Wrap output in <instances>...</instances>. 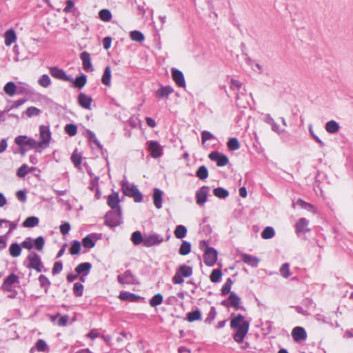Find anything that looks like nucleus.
I'll use <instances>...</instances> for the list:
<instances>
[{
  "instance_id": "1",
  "label": "nucleus",
  "mask_w": 353,
  "mask_h": 353,
  "mask_svg": "<svg viewBox=\"0 0 353 353\" xmlns=\"http://www.w3.org/2000/svg\"><path fill=\"white\" fill-rule=\"evenodd\" d=\"M230 327L232 329H236V332L233 336L234 340L238 343H241L248 332L249 321L245 320V316L241 314L232 315Z\"/></svg>"
},
{
  "instance_id": "2",
  "label": "nucleus",
  "mask_w": 353,
  "mask_h": 353,
  "mask_svg": "<svg viewBox=\"0 0 353 353\" xmlns=\"http://www.w3.org/2000/svg\"><path fill=\"white\" fill-rule=\"evenodd\" d=\"M19 283V276L14 273H11L7 276L1 285V290L8 292V297L10 299L16 298L18 294L17 291L14 289L17 284Z\"/></svg>"
},
{
  "instance_id": "3",
  "label": "nucleus",
  "mask_w": 353,
  "mask_h": 353,
  "mask_svg": "<svg viewBox=\"0 0 353 353\" xmlns=\"http://www.w3.org/2000/svg\"><path fill=\"white\" fill-rule=\"evenodd\" d=\"M121 187L123 192L125 196L133 198L136 203H140L142 201L143 194L139 190L136 185L125 181L122 182Z\"/></svg>"
},
{
  "instance_id": "4",
  "label": "nucleus",
  "mask_w": 353,
  "mask_h": 353,
  "mask_svg": "<svg viewBox=\"0 0 353 353\" xmlns=\"http://www.w3.org/2000/svg\"><path fill=\"white\" fill-rule=\"evenodd\" d=\"M14 143L22 150L23 146H28L30 149H35L37 152H41V145L32 138H28L24 135H19L14 139Z\"/></svg>"
},
{
  "instance_id": "5",
  "label": "nucleus",
  "mask_w": 353,
  "mask_h": 353,
  "mask_svg": "<svg viewBox=\"0 0 353 353\" xmlns=\"http://www.w3.org/2000/svg\"><path fill=\"white\" fill-rule=\"evenodd\" d=\"M192 273L193 271L192 267L185 264H182L176 270L172 281L174 284H182L184 282L183 277H190L192 275Z\"/></svg>"
},
{
  "instance_id": "6",
  "label": "nucleus",
  "mask_w": 353,
  "mask_h": 353,
  "mask_svg": "<svg viewBox=\"0 0 353 353\" xmlns=\"http://www.w3.org/2000/svg\"><path fill=\"white\" fill-rule=\"evenodd\" d=\"M105 222L107 225L114 228L121 223V209L119 207L116 210H111L105 216Z\"/></svg>"
},
{
  "instance_id": "7",
  "label": "nucleus",
  "mask_w": 353,
  "mask_h": 353,
  "mask_svg": "<svg viewBox=\"0 0 353 353\" xmlns=\"http://www.w3.org/2000/svg\"><path fill=\"white\" fill-rule=\"evenodd\" d=\"M39 134L41 141L39 143L41 145V149L48 147L50 139L51 132L49 126L42 125L39 127Z\"/></svg>"
},
{
  "instance_id": "8",
  "label": "nucleus",
  "mask_w": 353,
  "mask_h": 353,
  "mask_svg": "<svg viewBox=\"0 0 353 353\" xmlns=\"http://www.w3.org/2000/svg\"><path fill=\"white\" fill-rule=\"evenodd\" d=\"M164 241L162 235L159 234H150L144 235V246L147 248L157 245Z\"/></svg>"
},
{
  "instance_id": "9",
  "label": "nucleus",
  "mask_w": 353,
  "mask_h": 353,
  "mask_svg": "<svg viewBox=\"0 0 353 353\" xmlns=\"http://www.w3.org/2000/svg\"><path fill=\"white\" fill-rule=\"evenodd\" d=\"M148 149L150 152L151 157L154 159L159 158L163 154V147L157 141H148Z\"/></svg>"
},
{
  "instance_id": "10",
  "label": "nucleus",
  "mask_w": 353,
  "mask_h": 353,
  "mask_svg": "<svg viewBox=\"0 0 353 353\" xmlns=\"http://www.w3.org/2000/svg\"><path fill=\"white\" fill-rule=\"evenodd\" d=\"M210 187L203 185L196 190L195 199L196 204L199 206L203 205L207 202V198L210 192Z\"/></svg>"
},
{
  "instance_id": "11",
  "label": "nucleus",
  "mask_w": 353,
  "mask_h": 353,
  "mask_svg": "<svg viewBox=\"0 0 353 353\" xmlns=\"http://www.w3.org/2000/svg\"><path fill=\"white\" fill-rule=\"evenodd\" d=\"M117 281L121 285H134L138 283L137 278L130 270H126L123 274L119 275Z\"/></svg>"
},
{
  "instance_id": "12",
  "label": "nucleus",
  "mask_w": 353,
  "mask_h": 353,
  "mask_svg": "<svg viewBox=\"0 0 353 353\" xmlns=\"http://www.w3.org/2000/svg\"><path fill=\"white\" fill-rule=\"evenodd\" d=\"M209 159L211 161H215L219 167L225 166L229 163L228 157L218 151H213L210 152L209 154Z\"/></svg>"
},
{
  "instance_id": "13",
  "label": "nucleus",
  "mask_w": 353,
  "mask_h": 353,
  "mask_svg": "<svg viewBox=\"0 0 353 353\" xmlns=\"http://www.w3.org/2000/svg\"><path fill=\"white\" fill-rule=\"evenodd\" d=\"M27 259L29 261L28 268H32L38 272H41L43 264L37 254L32 252L28 256Z\"/></svg>"
},
{
  "instance_id": "14",
  "label": "nucleus",
  "mask_w": 353,
  "mask_h": 353,
  "mask_svg": "<svg viewBox=\"0 0 353 353\" xmlns=\"http://www.w3.org/2000/svg\"><path fill=\"white\" fill-rule=\"evenodd\" d=\"M218 252L215 248L207 249L203 254L204 263L209 267L213 266L217 261Z\"/></svg>"
},
{
  "instance_id": "15",
  "label": "nucleus",
  "mask_w": 353,
  "mask_h": 353,
  "mask_svg": "<svg viewBox=\"0 0 353 353\" xmlns=\"http://www.w3.org/2000/svg\"><path fill=\"white\" fill-rule=\"evenodd\" d=\"M50 74L55 79L65 81H72V78L68 77L66 72L61 68L57 67H52L50 68Z\"/></svg>"
},
{
  "instance_id": "16",
  "label": "nucleus",
  "mask_w": 353,
  "mask_h": 353,
  "mask_svg": "<svg viewBox=\"0 0 353 353\" xmlns=\"http://www.w3.org/2000/svg\"><path fill=\"white\" fill-rule=\"evenodd\" d=\"M292 336L295 342L300 343L306 340L307 332L303 327L296 326L292 330Z\"/></svg>"
},
{
  "instance_id": "17",
  "label": "nucleus",
  "mask_w": 353,
  "mask_h": 353,
  "mask_svg": "<svg viewBox=\"0 0 353 353\" xmlns=\"http://www.w3.org/2000/svg\"><path fill=\"white\" fill-rule=\"evenodd\" d=\"M171 72L175 83L180 88H185V80L183 73L181 70L174 68H172Z\"/></svg>"
},
{
  "instance_id": "18",
  "label": "nucleus",
  "mask_w": 353,
  "mask_h": 353,
  "mask_svg": "<svg viewBox=\"0 0 353 353\" xmlns=\"http://www.w3.org/2000/svg\"><path fill=\"white\" fill-rule=\"evenodd\" d=\"M92 102V99L90 96H88L83 92H81L79 94L78 103L83 108L87 109V110H90Z\"/></svg>"
},
{
  "instance_id": "19",
  "label": "nucleus",
  "mask_w": 353,
  "mask_h": 353,
  "mask_svg": "<svg viewBox=\"0 0 353 353\" xmlns=\"http://www.w3.org/2000/svg\"><path fill=\"white\" fill-rule=\"evenodd\" d=\"M80 58L84 70L87 72L93 71L94 68L92 65L90 54L88 52L84 51L80 54Z\"/></svg>"
},
{
  "instance_id": "20",
  "label": "nucleus",
  "mask_w": 353,
  "mask_h": 353,
  "mask_svg": "<svg viewBox=\"0 0 353 353\" xmlns=\"http://www.w3.org/2000/svg\"><path fill=\"white\" fill-rule=\"evenodd\" d=\"M119 298L124 301L138 302L142 298L134 293L123 291L119 293Z\"/></svg>"
},
{
  "instance_id": "21",
  "label": "nucleus",
  "mask_w": 353,
  "mask_h": 353,
  "mask_svg": "<svg viewBox=\"0 0 353 353\" xmlns=\"http://www.w3.org/2000/svg\"><path fill=\"white\" fill-rule=\"evenodd\" d=\"M246 96V90L244 87L239 92L236 91V103L238 106L245 108L248 103L247 99L244 100V97Z\"/></svg>"
},
{
  "instance_id": "22",
  "label": "nucleus",
  "mask_w": 353,
  "mask_h": 353,
  "mask_svg": "<svg viewBox=\"0 0 353 353\" xmlns=\"http://www.w3.org/2000/svg\"><path fill=\"white\" fill-rule=\"evenodd\" d=\"M241 257L243 263L252 266V268H256L260 261V259L256 256L248 254H243Z\"/></svg>"
},
{
  "instance_id": "23",
  "label": "nucleus",
  "mask_w": 353,
  "mask_h": 353,
  "mask_svg": "<svg viewBox=\"0 0 353 353\" xmlns=\"http://www.w3.org/2000/svg\"><path fill=\"white\" fill-rule=\"evenodd\" d=\"M163 192L159 188L153 189V194L152 199L154 201V205L157 209H161L162 208V197H163Z\"/></svg>"
},
{
  "instance_id": "24",
  "label": "nucleus",
  "mask_w": 353,
  "mask_h": 353,
  "mask_svg": "<svg viewBox=\"0 0 353 353\" xmlns=\"http://www.w3.org/2000/svg\"><path fill=\"white\" fill-rule=\"evenodd\" d=\"M173 92L174 89L170 85L161 86L156 91L155 96L159 99H168Z\"/></svg>"
},
{
  "instance_id": "25",
  "label": "nucleus",
  "mask_w": 353,
  "mask_h": 353,
  "mask_svg": "<svg viewBox=\"0 0 353 353\" xmlns=\"http://www.w3.org/2000/svg\"><path fill=\"white\" fill-rule=\"evenodd\" d=\"M92 264L89 262H84L79 263L75 268V272L79 274H83V276L88 275Z\"/></svg>"
},
{
  "instance_id": "26",
  "label": "nucleus",
  "mask_w": 353,
  "mask_h": 353,
  "mask_svg": "<svg viewBox=\"0 0 353 353\" xmlns=\"http://www.w3.org/2000/svg\"><path fill=\"white\" fill-rule=\"evenodd\" d=\"M17 94L30 95L33 94V89L29 84L19 82L17 84Z\"/></svg>"
},
{
  "instance_id": "27",
  "label": "nucleus",
  "mask_w": 353,
  "mask_h": 353,
  "mask_svg": "<svg viewBox=\"0 0 353 353\" xmlns=\"http://www.w3.org/2000/svg\"><path fill=\"white\" fill-rule=\"evenodd\" d=\"M309 224V221L305 218H301L296 223V233H304L306 232H309V229L307 228V225Z\"/></svg>"
},
{
  "instance_id": "28",
  "label": "nucleus",
  "mask_w": 353,
  "mask_h": 353,
  "mask_svg": "<svg viewBox=\"0 0 353 353\" xmlns=\"http://www.w3.org/2000/svg\"><path fill=\"white\" fill-rule=\"evenodd\" d=\"M120 202L119 198V194L117 192H114L108 197V205L111 208L112 210H116L119 207V203Z\"/></svg>"
},
{
  "instance_id": "29",
  "label": "nucleus",
  "mask_w": 353,
  "mask_h": 353,
  "mask_svg": "<svg viewBox=\"0 0 353 353\" xmlns=\"http://www.w3.org/2000/svg\"><path fill=\"white\" fill-rule=\"evenodd\" d=\"M5 44L7 46H11L17 40V35L13 29L8 30L4 34Z\"/></svg>"
},
{
  "instance_id": "30",
  "label": "nucleus",
  "mask_w": 353,
  "mask_h": 353,
  "mask_svg": "<svg viewBox=\"0 0 353 353\" xmlns=\"http://www.w3.org/2000/svg\"><path fill=\"white\" fill-rule=\"evenodd\" d=\"M228 301L230 307H234L235 309H237L240 307L241 299L234 292H231L230 293Z\"/></svg>"
},
{
  "instance_id": "31",
  "label": "nucleus",
  "mask_w": 353,
  "mask_h": 353,
  "mask_svg": "<svg viewBox=\"0 0 353 353\" xmlns=\"http://www.w3.org/2000/svg\"><path fill=\"white\" fill-rule=\"evenodd\" d=\"M21 245L16 242L11 243L9 247V254L14 258L19 256L21 254Z\"/></svg>"
},
{
  "instance_id": "32",
  "label": "nucleus",
  "mask_w": 353,
  "mask_h": 353,
  "mask_svg": "<svg viewBox=\"0 0 353 353\" xmlns=\"http://www.w3.org/2000/svg\"><path fill=\"white\" fill-rule=\"evenodd\" d=\"M296 205L300 206L301 208H302L303 209H304L308 212H311L314 214L316 213V209L314 207V205H313L311 203L305 202V201H303L301 199H299L296 201Z\"/></svg>"
},
{
  "instance_id": "33",
  "label": "nucleus",
  "mask_w": 353,
  "mask_h": 353,
  "mask_svg": "<svg viewBox=\"0 0 353 353\" xmlns=\"http://www.w3.org/2000/svg\"><path fill=\"white\" fill-rule=\"evenodd\" d=\"M17 85L12 81L8 82L3 87V91L10 97L17 94Z\"/></svg>"
},
{
  "instance_id": "34",
  "label": "nucleus",
  "mask_w": 353,
  "mask_h": 353,
  "mask_svg": "<svg viewBox=\"0 0 353 353\" xmlns=\"http://www.w3.org/2000/svg\"><path fill=\"white\" fill-rule=\"evenodd\" d=\"M339 124L334 120L327 122L325 126V130L330 134L336 133L339 130Z\"/></svg>"
},
{
  "instance_id": "35",
  "label": "nucleus",
  "mask_w": 353,
  "mask_h": 353,
  "mask_svg": "<svg viewBox=\"0 0 353 353\" xmlns=\"http://www.w3.org/2000/svg\"><path fill=\"white\" fill-rule=\"evenodd\" d=\"M186 319L189 322H193L195 321H199L201 319V312L199 308H196L195 310L188 312L186 314Z\"/></svg>"
},
{
  "instance_id": "36",
  "label": "nucleus",
  "mask_w": 353,
  "mask_h": 353,
  "mask_svg": "<svg viewBox=\"0 0 353 353\" xmlns=\"http://www.w3.org/2000/svg\"><path fill=\"white\" fill-rule=\"evenodd\" d=\"M111 69L110 66H106L104 69L103 74L101 78L103 84L110 86L111 84Z\"/></svg>"
},
{
  "instance_id": "37",
  "label": "nucleus",
  "mask_w": 353,
  "mask_h": 353,
  "mask_svg": "<svg viewBox=\"0 0 353 353\" xmlns=\"http://www.w3.org/2000/svg\"><path fill=\"white\" fill-rule=\"evenodd\" d=\"M94 236H96V234H90L83 239L82 244L85 248L90 249L95 246V242L93 240Z\"/></svg>"
},
{
  "instance_id": "38",
  "label": "nucleus",
  "mask_w": 353,
  "mask_h": 353,
  "mask_svg": "<svg viewBox=\"0 0 353 353\" xmlns=\"http://www.w3.org/2000/svg\"><path fill=\"white\" fill-rule=\"evenodd\" d=\"M39 218L34 216H32L26 218V220L23 221L22 225L24 228H33L37 226L39 224Z\"/></svg>"
},
{
  "instance_id": "39",
  "label": "nucleus",
  "mask_w": 353,
  "mask_h": 353,
  "mask_svg": "<svg viewBox=\"0 0 353 353\" xmlns=\"http://www.w3.org/2000/svg\"><path fill=\"white\" fill-rule=\"evenodd\" d=\"M40 286L44 289L45 293H48V289L51 285L50 281L44 274H40L38 278Z\"/></svg>"
},
{
  "instance_id": "40",
  "label": "nucleus",
  "mask_w": 353,
  "mask_h": 353,
  "mask_svg": "<svg viewBox=\"0 0 353 353\" xmlns=\"http://www.w3.org/2000/svg\"><path fill=\"white\" fill-rule=\"evenodd\" d=\"M192 245L189 241H183L179 249V254L182 256L188 255L190 253Z\"/></svg>"
},
{
  "instance_id": "41",
  "label": "nucleus",
  "mask_w": 353,
  "mask_h": 353,
  "mask_svg": "<svg viewBox=\"0 0 353 353\" xmlns=\"http://www.w3.org/2000/svg\"><path fill=\"white\" fill-rule=\"evenodd\" d=\"M188 230L185 226L183 225H179L175 228L174 234V236L179 239H183L187 234Z\"/></svg>"
},
{
  "instance_id": "42",
  "label": "nucleus",
  "mask_w": 353,
  "mask_h": 353,
  "mask_svg": "<svg viewBox=\"0 0 353 353\" xmlns=\"http://www.w3.org/2000/svg\"><path fill=\"white\" fill-rule=\"evenodd\" d=\"M74 84V86L81 89L86 84L87 77L86 75L82 74L79 77H77L74 79H72V81H70Z\"/></svg>"
},
{
  "instance_id": "43",
  "label": "nucleus",
  "mask_w": 353,
  "mask_h": 353,
  "mask_svg": "<svg viewBox=\"0 0 353 353\" xmlns=\"http://www.w3.org/2000/svg\"><path fill=\"white\" fill-rule=\"evenodd\" d=\"M213 194L215 196L219 199H225L229 196L228 190L221 187L214 188Z\"/></svg>"
},
{
  "instance_id": "44",
  "label": "nucleus",
  "mask_w": 353,
  "mask_h": 353,
  "mask_svg": "<svg viewBox=\"0 0 353 353\" xmlns=\"http://www.w3.org/2000/svg\"><path fill=\"white\" fill-rule=\"evenodd\" d=\"M99 17L104 22H109L111 21L112 15L108 9H102L99 12Z\"/></svg>"
},
{
  "instance_id": "45",
  "label": "nucleus",
  "mask_w": 353,
  "mask_h": 353,
  "mask_svg": "<svg viewBox=\"0 0 353 353\" xmlns=\"http://www.w3.org/2000/svg\"><path fill=\"white\" fill-rule=\"evenodd\" d=\"M131 241L136 245H139L141 243H143L144 245V236H142L140 231H136L132 234Z\"/></svg>"
},
{
  "instance_id": "46",
  "label": "nucleus",
  "mask_w": 353,
  "mask_h": 353,
  "mask_svg": "<svg viewBox=\"0 0 353 353\" xmlns=\"http://www.w3.org/2000/svg\"><path fill=\"white\" fill-rule=\"evenodd\" d=\"M81 248V243L77 240H74L71 242V247L70 248V253L72 255H77L80 253Z\"/></svg>"
},
{
  "instance_id": "47",
  "label": "nucleus",
  "mask_w": 353,
  "mask_h": 353,
  "mask_svg": "<svg viewBox=\"0 0 353 353\" xmlns=\"http://www.w3.org/2000/svg\"><path fill=\"white\" fill-rule=\"evenodd\" d=\"M196 176L201 180H205L208 176V170L205 165H201L199 167Z\"/></svg>"
},
{
  "instance_id": "48",
  "label": "nucleus",
  "mask_w": 353,
  "mask_h": 353,
  "mask_svg": "<svg viewBox=\"0 0 353 353\" xmlns=\"http://www.w3.org/2000/svg\"><path fill=\"white\" fill-rule=\"evenodd\" d=\"M130 39L137 42H142L145 39L144 34L139 30H133L130 32Z\"/></svg>"
},
{
  "instance_id": "49",
  "label": "nucleus",
  "mask_w": 353,
  "mask_h": 353,
  "mask_svg": "<svg viewBox=\"0 0 353 353\" xmlns=\"http://www.w3.org/2000/svg\"><path fill=\"white\" fill-rule=\"evenodd\" d=\"M227 146L228 149L231 151H235L240 148V144L236 138L232 137L229 139Z\"/></svg>"
},
{
  "instance_id": "50",
  "label": "nucleus",
  "mask_w": 353,
  "mask_h": 353,
  "mask_svg": "<svg viewBox=\"0 0 353 353\" xmlns=\"http://www.w3.org/2000/svg\"><path fill=\"white\" fill-rule=\"evenodd\" d=\"M274 234L275 232L274 228L270 226H267L262 232L261 237L263 239H270L274 236Z\"/></svg>"
},
{
  "instance_id": "51",
  "label": "nucleus",
  "mask_w": 353,
  "mask_h": 353,
  "mask_svg": "<svg viewBox=\"0 0 353 353\" xmlns=\"http://www.w3.org/2000/svg\"><path fill=\"white\" fill-rule=\"evenodd\" d=\"M163 299L162 294L157 293L150 300V305L151 307H157L162 303Z\"/></svg>"
},
{
  "instance_id": "52",
  "label": "nucleus",
  "mask_w": 353,
  "mask_h": 353,
  "mask_svg": "<svg viewBox=\"0 0 353 353\" xmlns=\"http://www.w3.org/2000/svg\"><path fill=\"white\" fill-rule=\"evenodd\" d=\"M222 276V272L221 270L214 269L212 271L210 279L212 283H219Z\"/></svg>"
},
{
  "instance_id": "53",
  "label": "nucleus",
  "mask_w": 353,
  "mask_h": 353,
  "mask_svg": "<svg viewBox=\"0 0 353 353\" xmlns=\"http://www.w3.org/2000/svg\"><path fill=\"white\" fill-rule=\"evenodd\" d=\"M64 130L69 136L74 137L77 133V126L73 123H68L65 125Z\"/></svg>"
},
{
  "instance_id": "54",
  "label": "nucleus",
  "mask_w": 353,
  "mask_h": 353,
  "mask_svg": "<svg viewBox=\"0 0 353 353\" xmlns=\"http://www.w3.org/2000/svg\"><path fill=\"white\" fill-rule=\"evenodd\" d=\"M38 83L43 88H48L51 84V79L48 74H43L39 79Z\"/></svg>"
},
{
  "instance_id": "55",
  "label": "nucleus",
  "mask_w": 353,
  "mask_h": 353,
  "mask_svg": "<svg viewBox=\"0 0 353 353\" xmlns=\"http://www.w3.org/2000/svg\"><path fill=\"white\" fill-rule=\"evenodd\" d=\"M41 111L40 109L34 107V106H30L27 108V110L25 112V114L28 117H32L35 116H39L41 114Z\"/></svg>"
},
{
  "instance_id": "56",
  "label": "nucleus",
  "mask_w": 353,
  "mask_h": 353,
  "mask_svg": "<svg viewBox=\"0 0 353 353\" xmlns=\"http://www.w3.org/2000/svg\"><path fill=\"white\" fill-rule=\"evenodd\" d=\"M45 240L43 236H40L33 240V246L38 251H41L44 247Z\"/></svg>"
},
{
  "instance_id": "57",
  "label": "nucleus",
  "mask_w": 353,
  "mask_h": 353,
  "mask_svg": "<svg viewBox=\"0 0 353 353\" xmlns=\"http://www.w3.org/2000/svg\"><path fill=\"white\" fill-rule=\"evenodd\" d=\"M232 283H233L232 280L230 278L227 279L226 282L222 286L221 293V296H224L226 294L231 292L230 290H231V286L232 285Z\"/></svg>"
},
{
  "instance_id": "58",
  "label": "nucleus",
  "mask_w": 353,
  "mask_h": 353,
  "mask_svg": "<svg viewBox=\"0 0 353 353\" xmlns=\"http://www.w3.org/2000/svg\"><path fill=\"white\" fill-rule=\"evenodd\" d=\"M83 285L81 283H75L73 286V293L76 296H81L83 292Z\"/></svg>"
},
{
  "instance_id": "59",
  "label": "nucleus",
  "mask_w": 353,
  "mask_h": 353,
  "mask_svg": "<svg viewBox=\"0 0 353 353\" xmlns=\"http://www.w3.org/2000/svg\"><path fill=\"white\" fill-rule=\"evenodd\" d=\"M281 274L285 279L290 277L291 276V272L290 271V265L288 263H283L280 269Z\"/></svg>"
},
{
  "instance_id": "60",
  "label": "nucleus",
  "mask_w": 353,
  "mask_h": 353,
  "mask_svg": "<svg viewBox=\"0 0 353 353\" xmlns=\"http://www.w3.org/2000/svg\"><path fill=\"white\" fill-rule=\"evenodd\" d=\"M87 133L88 134L90 141L94 143L99 149H102L103 146L96 137L95 134L91 130H88Z\"/></svg>"
},
{
  "instance_id": "61",
  "label": "nucleus",
  "mask_w": 353,
  "mask_h": 353,
  "mask_svg": "<svg viewBox=\"0 0 353 353\" xmlns=\"http://www.w3.org/2000/svg\"><path fill=\"white\" fill-rule=\"evenodd\" d=\"M243 84L238 80L232 79L230 80V89L234 91H240L243 88Z\"/></svg>"
},
{
  "instance_id": "62",
  "label": "nucleus",
  "mask_w": 353,
  "mask_h": 353,
  "mask_svg": "<svg viewBox=\"0 0 353 353\" xmlns=\"http://www.w3.org/2000/svg\"><path fill=\"white\" fill-rule=\"evenodd\" d=\"M35 347L39 352H46L48 350V345L43 339H39L35 343Z\"/></svg>"
},
{
  "instance_id": "63",
  "label": "nucleus",
  "mask_w": 353,
  "mask_h": 353,
  "mask_svg": "<svg viewBox=\"0 0 353 353\" xmlns=\"http://www.w3.org/2000/svg\"><path fill=\"white\" fill-rule=\"evenodd\" d=\"M216 315V311L214 306L210 307V310L205 320V322L207 323H211L215 319Z\"/></svg>"
},
{
  "instance_id": "64",
  "label": "nucleus",
  "mask_w": 353,
  "mask_h": 353,
  "mask_svg": "<svg viewBox=\"0 0 353 353\" xmlns=\"http://www.w3.org/2000/svg\"><path fill=\"white\" fill-rule=\"evenodd\" d=\"M27 174H28V171L26 164H23L17 171V175L19 178H24Z\"/></svg>"
}]
</instances>
